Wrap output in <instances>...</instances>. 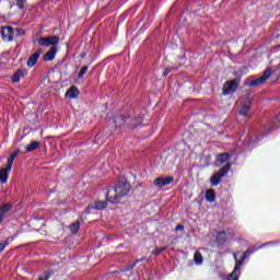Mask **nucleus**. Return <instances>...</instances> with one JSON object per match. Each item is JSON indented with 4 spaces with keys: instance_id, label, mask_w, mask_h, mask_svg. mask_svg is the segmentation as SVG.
<instances>
[{
    "instance_id": "obj_1",
    "label": "nucleus",
    "mask_w": 280,
    "mask_h": 280,
    "mask_svg": "<svg viewBox=\"0 0 280 280\" xmlns=\"http://www.w3.org/2000/svg\"><path fill=\"white\" fill-rule=\"evenodd\" d=\"M38 45L42 47H50V49L44 55L45 62H51L54 58H56V54L58 52V43H60V37L58 36H48V37H40L37 40Z\"/></svg>"
},
{
    "instance_id": "obj_2",
    "label": "nucleus",
    "mask_w": 280,
    "mask_h": 280,
    "mask_svg": "<svg viewBox=\"0 0 280 280\" xmlns=\"http://www.w3.org/2000/svg\"><path fill=\"white\" fill-rule=\"evenodd\" d=\"M130 191V183L122 180L118 182L115 187L107 190V200L109 202H119L124 196H128Z\"/></svg>"
},
{
    "instance_id": "obj_3",
    "label": "nucleus",
    "mask_w": 280,
    "mask_h": 280,
    "mask_svg": "<svg viewBox=\"0 0 280 280\" xmlns=\"http://www.w3.org/2000/svg\"><path fill=\"white\" fill-rule=\"evenodd\" d=\"M229 170H231V163L225 164L219 172H217L210 178L211 185H213V187H215L217 185H220V180L222 176H225Z\"/></svg>"
},
{
    "instance_id": "obj_4",
    "label": "nucleus",
    "mask_w": 280,
    "mask_h": 280,
    "mask_svg": "<svg viewBox=\"0 0 280 280\" xmlns=\"http://www.w3.org/2000/svg\"><path fill=\"white\" fill-rule=\"evenodd\" d=\"M237 86H240V79L226 81L223 85V95L235 93V91H237Z\"/></svg>"
},
{
    "instance_id": "obj_5",
    "label": "nucleus",
    "mask_w": 280,
    "mask_h": 280,
    "mask_svg": "<svg viewBox=\"0 0 280 280\" xmlns=\"http://www.w3.org/2000/svg\"><path fill=\"white\" fill-rule=\"evenodd\" d=\"M1 35L3 40L11 43V40H14V28L12 26H2Z\"/></svg>"
},
{
    "instance_id": "obj_6",
    "label": "nucleus",
    "mask_w": 280,
    "mask_h": 280,
    "mask_svg": "<svg viewBox=\"0 0 280 280\" xmlns=\"http://www.w3.org/2000/svg\"><path fill=\"white\" fill-rule=\"evenodd\" d=\"M174 183L173 176L158 177L154 179L153 185L155 187H165V185H172Z\"/></svg>"
},
{
    "instance_id": "obj_7",
    "label": "nucleus",
    "mask_w": 280,
    "mask_h": 280,
    "mask_svg": "<svg viewBox=\"0 0 280 280\" xmlns=\"http://www.w3.org/2000/svg\"><path fill=\"white\" fill-rule=\"evenodd\" d=\"M270 75H272V72L268 69L264 72V74L260 78L252 81L249 83V86H260V84H264V82H266V80H268Z\"/></svg>"
},
{
    "instance_id": "obj_8",
    "label": "nucleus",
    "mask_w": 280,
    "mask_h": 280,
    "mask_svg": "<svg viewBox=\"0 0 280 280\" xmlns=\"http://www.w3.org/2000/svg\"><path fill=\"white\" fill-rule=\"evenodd\" d=\"M108 207V202L106 201H96L94 203H90L86 208V213H91V209H96L97 211H102Z\"/></svg>"
},
{
    "instance_id": "obj_9",
    "label": "nucleus",
    "mask_w": 280,
    "mask_h": 280,
    "mask_svg": "<svg viewBox=\"0 0 280 280\" xmlns=\"http://www.w3.org/2000/svg\"><path fill=\"white\" fill-rule=\"evenodd\" d=\"M40 54H43V48L37 49L33 55H31L27 60V67H34L36 62H38V58H40Z\"/></svg>"
},
{
    "instance_id": "obj_10",
    "label": "nucleus",
    "mask_w": 280,
    "mask_h": 280,
    "mask_svg": "<svg viewBox=\"0 0 280 280\" xmlns=\"http://www.w3.org/2000/svg\"><path fill=\"white\" fill-rule=\"evenodd\" d=\"M141 121H143V116L141 115L133 118H127L129 128H137V126H141Z\"/></svg>"
},
{
    "instance_id": "obj_11",
    "label": "nucleus",
    "mask_w": 280,
    "mask_h": 280,
    "mask_svg": "<svg viewBox=\"0 0 280 280\" xmlns=\"http://www.w3.org/2000/svg\"><path fill=\"white\" fill-rule=\"evenodd\" d=\"M250 102H253V98H249L247 103H245L241 109L240 115H243V117H248V112L250 110Z\"/></svg>"
},
{
    "instance_id": "obj_12",
    "label": "nucleus",
    "mask_w": 280,
    "mask_h": 280,
    "mask_svg": "<svg viewBox=\"0 0 280 280\" xmlns=\"http://www.w3.org/2000/svg\"><path fill=\"white\" fill-rule=\"evenodd\" d=\"M114 124H115L116 128H121V127L126 126V124H128V118L126 119L124 116H116L114 118Z\"/></svg>"
},
{
    "instance_id": "obj_13",
    "label": "nucleus",
    "mask_w": 280,
    "mask_h": 280,
    "mask_svg": "<svg viewBox=\"0 0 280 280\" xmlns=\"http://www.w3.org/2000/svg\"><path fill=\"white\" fill-rule=\"evenodd\" d=\"M244 259H246V256H243L241 260H237L236 267L234 271L229 276L228 280H237V275H235V271L237 270V268H240V266L244 264Z\"/></svg>"
},
{
    "instance_id": "obj_14",
    "label": "nucleus",
    "mask_w": 280,
    "mask_h": 280,
    "mask_svg": "<svg viewBox=\"0 0 280 280\" xmlns=\"http://www.w3.org/2000/svg\"><path fill=\"white\" fill-rule=\"evenodd\" d=\"M78 95H80V90H78L75 86H71L66 93V97L70 98H75Z\"/></svg>"
},
{
    "instance_id": "obj_15",
    "label": "nucleus",
    "mask_w": 280,
    "mask_h": 280,
    "mask_svg": "<svg viewBox=\"0 0 280 280\" xmlns=\"http://www.w3.org/2000/svg\"><path fill=\"white\" fill-rule=\"evenodd\" d=\"M8 172H10V170H8V166L5 168H0V183H2L3 185L8 183Z\"/></svg>"
},
{
    "instance_id": "obj_16",
    "label": "nucleus",
    "mask_w": 280,
    "mask_h": 280,
    "mask_svg": "<svg viewBox=\"0 0 280 280\" xmlns=\"http://www.w3.org/2000/svg\"><path fill=\"white\" fill-rule=\"evenodd\" d=\"M40 148V142L33 141L28 145L25 147L26 152H34V150H38Z\"/></svg>"
},
{
    "instance_id": "obj_17",
    "label": "nucleus",
    "mask_w": 280,
    "mask_h": 280,
    "mask_svg": "<svg viewBox=\"0 0 280 280\" xmlns=\"http://www.w3.org/2000/svg\"><path fill=\"white\" fill-rule=\"evenodd\" d=\"M69 229H70V233H71L72 235H77L78 232L80 231V221H75L74 223H72V224L69 226Z\"/></svg>"
},
{
    "instance_id": "obj_18",
    "label": "nucleus",
    "mask_w": 280,
    "mask_h": 280,
    "mask_svg": "<svg viewBox=\"0 0 280 280\" xmlns=\"http://www.w3.org/2000/svg\"><path fill=\"white\" fill-rule=\"evenodd\" d=\"M21 78H25V72H23V70H18L13 77H12V82H19L21 80Z\"/></svg>"
},
{
    "instance_id": "obj_19",
    "label": "nucleus",
    "mask_w": 280,
    "mask_h": 280,
    "mask_svg": "<svg viewBox=\"0 0 280 280\" xmlns=\"http://www.w3.org/2000/svg\"><path fill=\"white\" fill-rule=\"evenodd\" d=\"M12 209V206L9 203L3 205L2 207H0V215L3 218H5V213H8V211H10Z\"/></svg>"
},
{
    "instance_id": "obj_20",
    "label": "nucleus",
    "mask_w": 280,
    "mask_h": 280,
    "mask_svg": "<svg viewBox=\"0 0 280 280\" xmlns=\"http://www.w3.org/2000/svg\"><path fill=\"white\" fill-rule=\"evenodd\" d=\"M206 200L208 202H213V200H215V192L213 191V189H209L206 192Z\"/></svg>"
},
{
    "instance_id": "obj_21",
    "label": "nucleus",
    "mask_w": 280,
    "mask_h": 280,
    "mask_svg": "<svg viewBox=\"0 0 280 280\" xmlns=\"http://www.w3.org/2000/svg\"><path fill=\"white\" fill-rule=\"evenodd\" d=\"M194 261L197 266H201L203 258H202V254L200 252H196L194 255Z\"/></svg>"
},
{
    "instance_id": "obj_22",
    "label": "nucleus",
    "mask_w": 280,
    "mask_h": 280,
    "mask_svg": "<svg viewBox=\"0 0 280 280\" xmlns=\"http://www.w3.org/2000/svg\"><path fill=\"white\" fill-rule=\"evenodd\" d=\"M228 160H229V153H221L217 156V161L219 163H226Z\"/></svg>"
},
{
    "instance_id": "obj_23",
    "label": "nucleus",
    "mask_w": 280,
    "mask_h": 280,
    "mask_svg": "<svg viewBox=\"0 0 280 280\" xmlns=\"http://www.w3.org/2000/svg\"><path fill=\"white\" fill-rule=\"evenodd\" d=\"M86 71H89V66L82 67L78 74V78H80L82 80V78H84V74L86 73Z\"/></svg>"
},
{
    "instance_id": "obj_24",
    "label": "nucleus",
    "mask_w": 280,
    "mask_h": 280,
    "mask_svg": "<svg viewBox=\"0 0 280 280\" xmlns=\"http://www.w3.org/2000/svg\"><path fill=\"white\" fill-rule=\"evenodd\" d=\"M14 156H12V155H10L9 158H8V161H7V167H8V170H12V165H13V163H14Z\"/></svg>"
},
{
    "instance_id": "obj_25",
    "label": "nucleus",
    "mask_w": 280,
    "mask_h": 280,
    "mask_svg": "<svg viewBox=\"0 0 280 280\" xmlns=\"http://www.w3.org/2000/svg\"><path fill=\"white\" fill-rule=\"evenodd\" d=\"M16 5L20 8V10H23L25 8V3L23 0H18Z\"/></svg>"
},
{
    "instance_id": "obj_26",
    "label": "nucleus",
    "mask_w": 280,
    "mask_h": 280,
    "mask_svg": "<svg viewBox=\"0 0 280 280\" xmlns=\"http://www.w3.org/2000/svg\"><path fill=\"white\" fill-rule=\"evenodd\" d=\"M15 32L18 36H25V31H23L22 28H15Z\"/></svg>"
},
{
    "instance_id": "obj_27",
    "label": "nucleus",
    "mask_w": 280,
    "mask_h": 280,
    "mask_svg": "<svg viewBox=\"0 0 280 280\" xmlns=\"http://www.w3.org/2000/svg\"><path fill=\"white\" fill-rule=\"evenodd\" d=\"M163 250H165V247L156 248V249L153 252V255H161V253H163Z\"/></svg>"
},
{
    "instance_id": "obj_28",
    "label": "nucleus",
    "mask_w": 280,
    "mask_h": 280,
    "mask_svg": "<svg viewBox=\"0 0 280 280\" xmlns=\"http://www.w3.org/2000/svg\"><path fill=\"white\" fill-rule=\"evenodd\" d=\"M19 154H21V150H15L13 153H11V155L16 159V156H19Z\"/></svg>"
},
{
    "instance_id": "obj_29",
    "label": "nucleus",
    "mask_w": 280,
    "mask_h": 280,
    "mask_svg": "<svg viewBox=\"0 0 280 280\" xmlns=\"http://www.w3.org/2000/svg\"><path fill=\"white\" fill-rule=\"evenodd\" d=\"M5 246H8V243L5 244L0 243V253H3V249L5 248Z\"/></svg>"
},
{
    "instance_id": "obj_30",
    "label": "nucleus",
    "mask_w": 280,
    "mask_h": 280,
    "mask_svg": "<svg viewBox=\"0 0 280 280\" xmlns=\"http://www.w3.org/2000/svg\"><path fill=\"white\" fill-rule=\"evenodd\" d=\"M184 229H185L184 225H177L176 229H175V231H183Z\"/></svg>"
},
{
    "instance_id": "obj_31",
    "label": "nucleus",
    "mask_w": 280,
    "mask_h": 280,
    "mask_svg": "<svg viewBox=\"0 0 280 280\" xmlns=\"http://www.w3.org/2000/svg\"><path fill=\"white\" fill-rule=\"evenodd\" d=\"M167 73H170V69H168V68H166V69L164 70L163 75H167Z\"/></svg>"
},
{
    "instance_id": "obj_32",
    "label": "nucleus",
    "mask_w": 280,
    "mask_h": 280,
    "mask_svg": "<svg viewBox=\"0 0 280 280\" xmlns=\"http://www.w3.org/2000/svg\"><path fill=\"white\" fill-rule=\"evenodd\" d=\"M3 222V217L0 214V224Z\"/></svg>"
},
{
    "instance_id": "obj_33",
    "label": "nucleus",
    "mask_w": 280,
    "mask_h": 280,
    "mask_svg": "<svg viewBox=\"0 0 280 280\" xmlns=\"http://www.w3.org/2000/svg\"><path fill=\"white\" fill-rule=\"evenodd\" d=\"M48 278L46 277L45 279H43V278H39L38 280H47Z\"/></svg>"
},
{
    "instance_id": "obj_34",
    "label": "nucleus",
    "mask_w": 280,
    "mask_h": 280,
    "mask_svg": "<svg viewBox=\"0 0 280 280\" xmlns=\"http://www.w3.org/2000/svg\"><path fill=\"white\" fill-rule=\"evenodd\" d=\"M7 241H10V238H7ZM5 241V244H8V242Z\"/></svg>"
},
{
    "instance_id": "obj_35",
    "label": "nucleus",
    "mask_w": 280,
    "mask_h": 280,
    "mask_svg": "<svg viewBox=\"0 0 280 280\" xmlns=\"http://www.w3.org/2000/svg\"><path fill=\"white\" fill-rule=\"evenodd\" d=\"M278 120L280 121V116H278Z\"/></svg>"
}]
</instances>
